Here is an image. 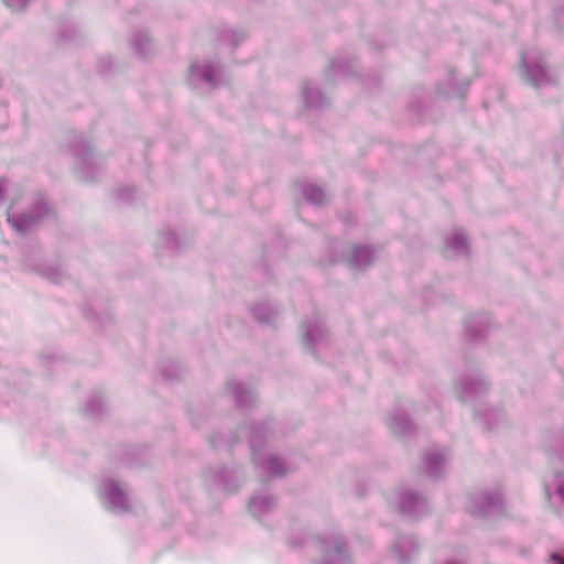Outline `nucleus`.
Instances as JSON below:
<instances>
[{
  "label": "nucleus",
  "instance_id": "4468645a",
  "mask_svg": "<svg viewBox=\"0 0 564 564\" xmlns=\"http://www.w3.org/2000/svg\"><path fill=\"white\" fill-rule=\"evenodd\" d=\"M555 561H558V564H564L563 562L560 561V558L556 556V555H553L552 556Z\"/></svg>",
  "mask_w": 564,
  "mask_h": 564
},
{
  "label": "nucleus",
  "instance_id": "9b49d317",
  "mask_svg": "<svg viewBox=\"0 0 564 564\" xmlns=\"http://www.w3.org/2000/svg\"><path fill=\"white\" fill-rule=\"evenodd\" d=\"M410 110L420 113L421 108L425 107V101H413L410 104Z\"/></svg>",
  "mask_w": 564,
  "mask_h": 564
},
{
  "label": "nucleus",
  "instance_id": "ddd939ff",
  "mask_svg": "<svg viewBox=\"0 0 564 564\" xmlns=\"http://www.w3.org/2000/svg\"><path fill=\"white\" fill-rule=\"evenodd\" d=\"M61 37H62L63 40H69V39H70V36H69V35H67V34H65L64 32H62V33H61Z\"/></svg>",
  "mask_w": 564,
  "mask_h": 564
},
{
  "label": "nucleus",
  "instance_id": "9d476101",
  "mask_svg": "<svg viewBox=\"0 0 564 564\" xmlns=\"http://www.w3.org/2000/svg\"><path fill=\"white\" fill-rule=\"evenodd\" d=\"M112 67V58L110 56L102 57L98 62V69L100 73L105 74Z\"/></svg>",
  "mask_w": 564,
  "mask_h": 564
},
{
  "label": "nucleus",
  "instance_id": "39448f33",
  "mask_svg": "<svg viewBox=\"0 0 564 564\" xmlns=\"http://www.w3.org/2000/svg\"><path fill=\"white\" fill-rule=\"evenodd\" d=\"M468 85V80L457 84L455 82V70L449 69L447 87L444 88L443 85H438L436 87V96L440 98H463Z\"/></svg>",
  "mask_w": 564,
  "mask_h": 564
},
{
  "label": "nucleus",
  "instance_id": "7ed1b4c3",
  "mask_svg": "<svg viewBox=\"0 0 564 564\" xmlns=\"http://www.w3.org/2000/svg\"><path fill=\"white\" fill-rule=\"evenodd\" d=\"M301 102L307 110H321L329 105L328 98L310 80L301 86Z\"/></svg>",
  "mask_w": 564,
  "mask_h": 564
},
{
  "label": "nucleus",
  "instance_id": "0eeeda50",
  "mask_svg": "<svg viewBox=\"0 0 564 564\" xmlns=\"http://www.w3.org/2000/svg\"><path fill=\"white\" fill-rule=\"evenodd\" d=\"M246 39V33L240 30H225L221 34V40L232 46H237Z\"/></svg>",
  "mask_w": 564,
  "mask_h": 564
},
{
  "label": "nucleus",
  "instance_id": "20e7f679",
  "mask_svg": "<svg viewBox=\"0 0 564 564\" xmlns=\"http://www.w3.org/2000/svg\"><path fill=\"white\" fill-rule=\"evenodd\" d=\"M356 63L348 57H337L332 61L329 67L326 70V77L328 80H335L338 77H349L355 74Z\"/></svg>",
  "mask_w": 564,
  "mask_h": 564
},
{
  "label": "nucleus",
  "instance_id": "1a4fd4ad",
  "mask_svg": "<svg viewBox=\"0 0 564 564\" xmlns=\"http://www.w3.org/2000/svg\"><path fill=\"white\" fill-rule=\"evenodd\" d=\"M7 7L13 11H20L26 7L29 0H3Z\"/></svg>",
  "mask_w": 564,
  "mask_h": 564
},
{
  "label": "nucleus",
  "instance_id": "6e6552de",
  "mask_svg": "<svg viewBox=\"0 0 564 564\" xmlns=\"http://www.w3.org/2000/svg\"><path fill=\"white\" fill-rule=\"evenodd\" d=\"M108 499L113 505V507L123 502V496L121 491L115 486L111 487L110 492L108 494Z\"/></svg>",
  "mask_w": 564,
  "mask_h": 564
},
{
  "label": "nucleus",
  "instance_id": "f03ea898",
  "mask_svg": "<svg viewBox=\"0 0 564 564\" xmlns=\"http://www.w3.org/2000/svg\"><path fill=\"white\" fill-rule=\"evenodd\" d=\"M187 83L193 88L215 89L225 83L224 72L218 62L194 63L189 67Z\"/></svg>",
  "mask_w": 564,
  "mask_h": 564
},
{
  "label": "nucleus",
  "instance_id": "f257e3e1",
  "mask_svg": "<svg viewBox=\"0 0 564 564\" xmlns=\"http://www.w3.org/2000/svg\"><path fill=\"white\" fill-rule=\"evenodd\" d=\"M520 70L522 79L533 87H542L552 82L545 56L535 47L521 53Z\"/></svg>",
  "mask_w": 564,
  "mask_h": 564
},
{
  "label": "nucleus",
  "instance_id": "423d86ee",
  "mask_svg": "<svg viewBox=\"0 0 564 564\" xmlns=\"http://www.w3.org/2000/svg\"><path fill=\"white\" fill-rule=\"evenodd\" d=\"M131 46L137 56L141 58L149 57L154 52V45L150 36L145 32H137L132 40Z\"/></svg>",
  "mask_w": 564,
  "mask_h": 564
},
{
  "label": "nucleus",
  "instance_id": "2eb2a0df",
  "mask_svg": "<svg viewBox=\"0 0 564 564\" xmlns=\"http://www.w3.org/2000/svg\"><path fill=\"white\" fill-rule=\"evenodd\" d=\"M76 141L83 142L85 141L83 138L77 139Z\"/></svg>",
  "mask_w": 564,
  "mask_h": 564
},
{
  "label": "nucleus",
  "instance_id": "f8f14e48",
  "mask_svg": "<svg viewBox=\"0 0 564 564\" xmlns=\"http://www.w3.org/2000/svg\"><path fill=\"white\" fill-rule=\"evenodd\" d=\"M555 20L558 29L564 30V9L556 13Z\"/></svg>",
  "mask_w": 564,
  "mask_h": 564
}]
</instances>
